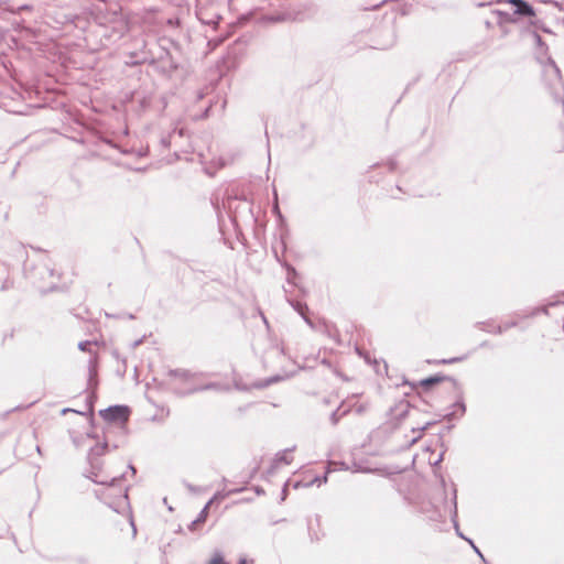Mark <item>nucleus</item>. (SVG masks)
Masks as SVG:
<instances>
[{
    "label": "nucleus",
    "instance_id": "20e7f679",
    "mask_svg": "<svg viewBox=\"0 0 564 564\" xmlns=\"http://www.w3.org/2000/svg\"><path fill=\"white\" fill-rule=\"evenodd\" d=\"M508 3L513 6V13L520 18L529 19L531 24H534L535 11L533 7L524 0H508Z\"/></svg>",
    "mask_w": 564,
    "mask_h": 564
},
{
    "label": "nucleus",
    "instance_id": "f3484780",
    "mask_svg": "<svg viewBox=\"0 0 564 564\" xmlns=\"http://www.w3.org/2000/svg\"><path fill=\"white\" fill-rule=\"evenodd\" d=\"M468 541H469V543L471 544V546L474 547L475 552H476L480 557H482V554H481V553H480V551H479V550L474 545V543H473L470 540H468Z\"/></svg>",
    "mask_w": 564,
    "mask_h": 564
},
{
    "label": "nucleus",
    "instance_id": "9d476101",
    "mask_svg": "<svg viewBox=\"0 0 564 564\" xmlns=\"http://www.w3.org/2000/svg\"><path fill=\"white\" fill-rule=\"evenodd\" d=\"M347 413L346 409H343V406H339L336 411H334L330 415V420L334 424H336L340 416L345 415Z\"/></svg>",
    "mask_w": 564,
    "mask_h": 564
},
{
    "label": "nucleus",
    "instance_id": "6ab92c4d",
    "mask_svg": "<svg viewBox=\"0 0 564 564\" xmlns=\"http://www.w3.org/2000/svg\"><path fill=\"white\" fill-rule=\"evenodd\" d=\"M70 411H72V412H75V410H73V409H64V410L62 411V413H66V412H70ZM76 413H79V411H76ZM80 414H84V412H80Z\"/></svg>",
    "mask_w": 564,
    "mask_h": 564
},
{
    "label": "nucleus",
    "instance_id": "ddd939ff",
    "mask_svg": "<svg viewBox=\"0 0 564 564\" xmlns=\"http://www.w3.org/2000/svg\"><path fill=\"white\" fill-rule=\"evenodd\" d=\"M462 360V358H451V359H443L441 361H438L440 364H453V362H456V361H459Z\"/></svg>",
    "mask_w": 564,
    "mask_h": 564
},
{
    "label": "nucleus",
    "instance_id": "aec40b11",
    "mask_svg": "<svg viewBox=\"0 0 564 564\" xmlns=\"http://www.w3.org/2000/svg\"><path fill=\"white\" fill-rule=\"evenodd\" d=\"M296 310L301 313L302 316H304L303 307L301 304L297 305Z\"/></svg>",
    "mask_w": 564,
    "mask_h": 564
},
{
    "label": "nucleus",
    "instance_id": "b1692460",
    "mask_svg": "<svg viewBox=\"0 0 564 564\" xmlns=\"http://www.w3.org/2000/svg\"><path fill=\"white\" fill-rule=\"evenodd\" d=\"M117 481V478L111 479V485H113Z\"/></svg>",
    "mask_w": 564,
    "mask_h": 564
},
{
    "label": "nucleus",
    "instance_id": "39448f33",
    "mask_svg": "<svg viewBox=\"0 0 564 564\" xmlns=\"http://www.w3.org/2000/svg\"><path fill=\"white\" fill-rule=\"evenodd\" d=\"M292 462L291 449H285L275 455L273 460L274 467H279L281 463L289 465Z\"/></svg>",
    "mask_w": 564,
    "mask_h": 564
},
{
    "label": "nucleus",
    "instance_id": "f257e3e1",
    "mask_svg": "<svg viewBox=\"0 0 564 564\" xmlns=\"http://www.w3.org/2000/svg\"><path fill=\"white\" fill-rule=\"evenodd\" d=\"M544 74L551 82L553 94L556 98L561 99L564 94V85L562 83L560 69L553 61L545 65Z\"/></svg>",
    "mask_w": 564,
    "mask_h": 564
},
{
    "label": "nucleus",
    "instance_id": "4be33fe9",
    "mask_svg": "<svg viewBox=\"0 0 564 564\" xmlns=\"http://www.w3.org/2000/svg\"><path fill=\"white\" fill-rule=\"evenodd\" d=\"M288 486V484L285 485ZM286 487L283 488V499L285 498Z\"/></svg>",
    "mask_w": 564,
    "mask_h": 564
},
{
    "label": "nucleus",
    "instance_id": "5701e85b",
    "mask_svg": "<svg viewBox=\"0 0 564 564\" xmlns=\"http://www.w3.org/2000/svg\"><path fill=\"white\" fill-rule=\"evenodd\" d=\"M300 486H301V484H300V482H295V484H294V488H299Z\"/></svg>",
    "mask_w": 564,
    "mask_h": 564
},
{
    "label": "nucleus",
    "instance_id": "1a4fd4ad",
    "mask_svg": "<svg viewBox=\"0 0 564 564\" xmlns=\"http://www.w3.org/2000/svg\"><path fill=\"white\" fill-rule=\"evenodd\" d=\"M95 346L94 343L89 341V340H85V341H80L78 344V348L82 350V351H88L89 354L91 355H96V351H93L91 347Z\"/></svg>",
    "mask_w": 564,
    "mask_h": 564
},
{
    "label": "nucleus",
    "instance_id": "f8f14e48",
    "mask_svg": "<svg viewBox=\"0 0 564 564\" xmlns=\"http://www.w3.org/2000/svg\"><path fill=\"white\" fill-rule=\"evenodd\" d=\"M326 481H327V477L326 476H324L323 478L316 477L315 479H313L312 481L305 484L304 486L308 487V486H312L315 482H317L318 486H319L322 482H326Z\"/></svg>",
    "mask_w": 564,
    "mask_h": 564
},
{
    "label": "nucleus",
    "instance_id": "a211bd4d",
    "mask_svg": "<svg viewBox=\"0 0 564 564\" xmlns=\"http://www.w3.org/2000/svg\"><path fill=\"white\" fill-rule=\"evenodd\" d=\"M534 37H535L536 43H538L539 45H541V44H542V39H541V36H540L539 34H535V35H534Z\"/></svg>",
    "mask_w": 564,
    "mask_h": 564
},
{
    "label": "nucleus",
    "instance_id": "423d86ee",
    "mask_svg": "<svg viewBox=\"0 0 564 564\" xmlns=\"http://www.w3.org/2000/svg\"><path fill=\"white\" fill-rule=\"evenodd\" d=\"M210 506L212 501H208L203 508V510L199 512L198 517L191 523L189 529H194L197 524L205 522Z\"/></svg>",
    "mask_w": 564,
    "mask_h": 564
},
{
    "label": "nucleus",
    "instance_id": "2eb2a0df",
    "mask_svg": "<svg viewBox=\"0 0 564 564\" xmlns=\"http://www.w3.org/2000/svg\"><path fill=\"white\" fill-rule=\"evenodd\" d=\"M106 445H102V446H96L93 451L96 452L97 454H101L105 449Z\"/></svg>",
    "mask_w": 564,
    "mask_h": 564
},
{
    "label": "nucleus",
    "instance_id": "9b49d317",
    "mask_svg": "<svg viewBox=\"0 0 564 564\" xmlns=\"http://www.w3.org/2000/svg\"><path fill=\"white\" fill-rule=\"evenodd\" d=\"M236 491H237V490H232V492H236ZM230 494H231V491H229V492L218 491V492H216V494L213 496V498H212L209 501H212V503H213V502H214V501H216V500H223V499L227 498Z\"/></svg>",
    "mask_w": 564,
    "mask_h": 564
},
{
    "label": "nucleus",
    "instance_id": "412c9836",
    "mask_svg": "<svg viewBox=\"0 0 564 564\" xmlns=\"http://www.w3.org/2000/svg\"><path fill=\"white\" fill-rule=\"evenodd\" d=\"M93 480H94L95 482H98V484H107V481H106V480H99L97 477H96V478H93Z\"/></svg>",
    "mask_w": 564,
    "mask_h": 564
},
{
    "label": "nucleus",
    "instance_id": "0eeeda50",
    "mask_svg": "<svg viewBox=\"0 0 564 564\" xmlns=\"http://www.w3.org/2000/svg\"><path fill=\"white\" fill-rule=\"evenodd\" d=\"M444 379H445L444 376L429 377V378L421 380L420 386L423 388H430L431 386L436 384V383L443 381Z\"/></svg>",
    "mask_w": 564,
    "mask_h": 564
},
{
    "label": "nucleus",
    "instance_id": "dca6fc26",
    "mask_svg": "<svg viewBox=\"0 0 564 564\" xmlns=\"http://www.w3.org/2000/svg\"><path fill=\"white\" fill-rule=\"evenodd\" d=\"M95 372V366H94V361L90 360L89 361V373H90V377L94 375Z\"/></svg>",
    "mask_w": 564,
    "mask_h": 564
},
{
    "label": "nucleus",
    "instance_id": "7ed1b4c3",
    "mask_svg": "<svg viewBox=\"0 0 564 564\" xmlns=\"http://www.w3.org/2000/svg\"><path fill=\"white\" fill-rule=\"evenodd\" d=\"M128 408L122 405L109 406L100 411V416L109 422H124L128 419Z\"/></svg>",
    "mask_w": 564,
    "mask_h": 564
},
{
    "label": "nucleus",
    "instance_id": "f03ea898",
    "mask_svg": "<svg viewBox=\"0 0 564 564\" xmlns=\"http://www.w3.org/2000/svg\"><path fill=\"white\" fill-rule=\"evenodd\" d=\"M170 375L172 377L178 378L180 380L189 383L188 388H186L184 390V392H186V393H192V392H195V391H198V390H204V389H214V388L217 387L214 383L205 386V387H196V386H194V382L196 380V376L191 373L187 370H172V371H170Z\"/></svg>",
    "mask_w": 564,
    "mask_h": 564
},
{
    "label": "nucleus",
    "instance_id": "6e6552de",
    "mask_svg": "<svg viewBox=\"0 0 564 564\" xmlns=\"http://www.w3.org/2000/svg\"><path fill=\"white\" fill-rule=\"evenodd\" d=\"M208 564H228V563L225 561L223 553L219 551H216L213 553V556H212L210 561L208 562Z\"/></svg>",
    "mask_w": 564,
    "mask_h": 564
},
{
    "label": "nucleus",
    "instance_id": "4468645a",
    "mask_svg": "<svg viewBox=\"0 0 564 564\" xmlns=\"http://www.w3.org/2000/svg\"><path fill=\"white\" fill-rule=\"evenodd\" d=\"M186 487H187V489H188L191 492H194V494H196V492H199V491H200V489H199V488H196V487H194L193 485H189V484H187V485H186Z\"/></svg>",
    "mask_w": 564,
    "mask_h": 564
}]
</instances>
